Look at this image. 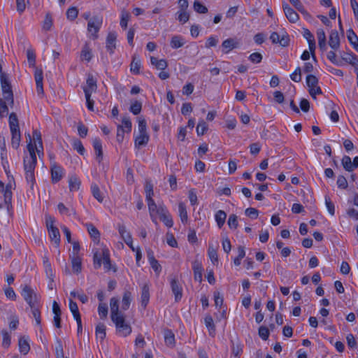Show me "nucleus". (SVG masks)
Returning a JSON list of instances; mask_svg holds the SVG:
<instances>
[{
	"label": "nucleus",
	"instance_id": "obj_59",
	"mask_svg": "<svg viewBox=\"0 0 358 358\" xmlns=\"http://www.w3.org/2000/svg\"><path fill=\"white\" fill-rule=\"evenodd\" d=\"M290 3L301 13L306 15L307 11L305 10L303 4L299 0H289Z\"/></svg>",
	"mask_w": 358,
	"mask_h": 358
},
{
	"label": "nucleus",
	"instance_id": "obj_14",
	"mask_svg": "<svg viewBox=\"0 0 358 358\" xmlns=\"http://www.w3.org/2000/svg\"><path fill=\"white\" fill-rule=\"evenodd\" d=\"M239 43L234 38H229L224 41L222 43V46L226 50L225 53H228L231 50L238 48Z\"/></svg>",
	"mask_w": 358,
	"mask_h": 358
},
{
	"label": "nucleus",
	"instance_id": "obj_2",
	"mask_svg": "<svg viewBox=\"0 0 358 358\" xmlns=\"http://www.w3.org/2000/svg\"><path fill=\"white\" fill-rule=\"evenodd\" d=\"M0 81L3 99L11 107H13L14 105L13 94L11 85L7 76L4 73H1L0 76Z\"/></svg>",
	"mask_w": 358,
	"mask_h": 358
},
{
	"label": "nucleus",
	"instance_id": "obj_17",
	"mask_svg": "<svg viewBox=\"0 0 358 358\" xmlns=\"http://www.w3.org/2000/svg\"><path fill=\"white\" fill-rule=\"evenodd\" d=\"M93 147L96 153V158L99 162L102 160L103 152H102V144L101 140L99 138H94L93 140Z\"/></svg>",
	"mask_w": 358,
	"mask_h": 358
},
{
	"label": "nucleus",
	"instance_id": "obj_49",
	"mask_svg": "<svg viewBox=\"0 0 358 358\" xmlns=\"http://www.w3.org/2000/svg\"><path fill=\"white\" fill-rule=\"evenodd\" d=\"M141 109H142V103L140 101H135L134 103H131L129 110L134 115H138L141 113Z\"/></svg>",
	"mask_w": 358,
	"mask_h": 358
},
{
	"label": "nucleus",
	"instance_id": "obj_28",
	"mask_svg": "<svg viewBox=\"0 0 358 358\" xmlns=\"http://www.w3.org/2000/svg\"><path fill=\"white\" fill-rule=\"evenodd\" d=\"M150 62L152 65L159 70H164L168 66L167 62L165 59H158L155 57H151Z\"/></svg>",
	"mask_w": 358,
	"mask_h": 358
},
{
	"label": "nucleus",
	"instance_id": "obj_19",
	"mask_svg": "<svg viewBox=\"0 0 358 358\" xmlns=\"http://www.w3.org/2000/svg\"><path fill=\"white\" fill-rule=\"evenodd\" d=\"M141 306L145 308L150 299V289L148 284H145L142 287L141 292Z\"/></svg>",
	"mask_w": 358,
	"mask_h": 358
},
{
	"label": "nucleus",
	"instance_id": "obj_41",
	"mask_svg": "<svg viewBox=\"0 0 358 358\" xmlns=\"http://www.w3.org/2000/svg\"><path fill=\"white\" fill-rule=\"evenodd\" d=\"M69 182L70 191H77L79 189L80 181L76 176H71Z\"/></svg>",
	"mask_w": 358,
	"mask_h": 358
},
{
	"label": "nucleus",
	"instance_id": "obj_5",
	"mask_svg": "<svg viewBox=\"0 0 358 358\" xmlns=\"http://www.w3.org/2000/svg\"><path fill=\"white\" fill-rule=\"evenodd\" d=\"M22 295L30 307L38 303V295L31 287L25 285L22 289Z\"/></svg>",
	"mask_w": 358,
	"mask_h": 358
},
{
	"label": "nucleus",
	"instance_id": "obj_45",
	"mask_svg": "<svg viewBox=\"0 0 358 358\" xmlns=\"http://www.w3.org/2000/svg\"><path fill=\"white\" fill-rule=\"evenodd\" d=\"M96 335L101 340H103L106 337V327L103 323H99L96 327Z\"/></svg>",
	"mask_w": 358,
	"mask_h": 358
},
{
	"label": "nucleus",
	"instance_id": "obj_24",
	"mask_svg": "<svg viewBox=\"0 0 358 358\" xmlns=\"http://www.w3.org/2000/svg\"><path fill=\"white\" fill-rule=\"evenodd\" d=\"M164 341L167 346L173 348L175 345V336L170 329H165L164 331Z\"/></svg>",
	"mask_w": 358,
	"mask_h": 358
},
{
	"label": "nucleus",
	"instance_id": "obj_7",
	"mask_svg": "<svg viewBox=\"0 0 358 358\" xmlns=\"http://www.w3.org/2000/svg\"><path fill=\"white\" fill-rule=\"evenodd\" d=\"M171 287L173 294L175 296V301L176 302L179 301L182 296V286L178 282V280L173 278L171 281Z\"/></svg>",
	"mask_w": 358,
	"mask_h": 358
},
{
	"label": "nucleus",
	"instance_id": "obj_43",
	"mask_svg": "<svg viewBox=\"0 0 358 358\" xmlns=\"http://www.w3.org/2000/svg\"><path fill=\"white\" fill-rule=\"evenodd\" d=\"M146 200L148 201V210L150 212V217L154 221L155 220L153 219V216L154 214L157 212L159 206H157L152 198L146 199Z\"/></svg>",
	"mask_w": 358,
	"mask_h": 358
},
{
	"label": "nucleus",
	"instance_id": "obj_61",
	"mask_svg": "<svg viewBox=\"0 0 358 358\" xmlns=\"http://www.w3.org/2000/svg\"><path fill=\"white\" fill-rule=\"evenodd\" d=\"M27 61H28L29 65L32 67L35 66V64H36L35 53L32 50H28L27 51Z\"/></svg>",
	"mask_w": 358,
	"mask_h": 358
},
{
	"label": "nucleus",
	"instance_id": "obj_34",
	"mask_svg": "<svg viewBox=\"0 0 358 358\" xmlns=\"http://www.w3.org/2000/svg\"><path fill=\"white\" fill-rule=\"evenodd\" d=\"M131 17L130 13L127 11L125 9L122 10L121 11V19H120V26L123 29H126L127 27V23Z\"/></svg>",
	"mask_w": 358,
	"mask_h": 358
},
{
	"label": "nucleus",
	"instance_id": "obj_20",
	"mask_svg": "<svg viewBox=\"0 0 358 358\" xmlns=\"http://www.w3.org/2000/svg\"><path fill=\"white\" fill-rule=\"evenodd\" d=\"M185 43V38L179 35L172 36L170 45L173 49H177L184 45Z\"/></svg>",
	"mask_w": 358,
	"mask_h": 358
},
{
	"label": "nucleus",
	"instance_id": "obj_3",
	"mask_svg": "<svg viewBox=\"0 0 358 358\" xmlns=\"http://www.w3.org/2000/svg\"><path fill=\"white\" fill-rule=\"evenodd\" d=\"M101 264H103V267L106 271H109L110 269L111 264L108 250H103L100 256H99L98 253H95L94 255V268H100Z\"/></svg>",
	"mask_w": 358,
	"mask_h": 358
},
{
	"label": "nucleus",
	"instance_id": "obj_51",
	"mask_svg": "<svg viewBox=\"0 0 358 358\" xmlns=\"http://www.w3.org/2000/svg\"><path fill=\"white\" fill-rule=\"evenodd\" d=\"M208 129V125L204 120H201L196 127L198 136L203 135Z\"/></svg>",
	"mask_w": 358,
	"mask_h": 358
},
{
	"label": "nucleus",
	"instance_id": "obj_29",
	"mask_svg": "<svg viewBox=\"0 0 358 358\" xmlns=\"http://www.w3.org/2000/svg\"><path fill=\"white\" fill-rule=\"evenodd\" d=\"M48 234L50 238L52 241H54L55 243L58 245L60 242V234L57 227H55L50 229H48Z\"/></svg>",
	"mask_w": 358,
	"mask_h": 358
},
{
	"label": "nucleus",
	"instance_id": "obj_18",
	"mask_svg": "<svg viewBox=\"0 0 358 358\" xmlns=\"http://www.w3.org/2000/svg\"><path fill=\"white\" fill-rule=\"evenodd\" d=\"M36 164V157H28L24 159V169L25 171H34Z\"/></svg>",
	"mask_w": 358,
	"mask_h": 358
},
{
	"label": "nucleus",
	"instance_id": "obj_52",
	"mask_svg": "<svg viewBox=\"0 0 358 358\" xmlns=\"http://www.w3.org/2000/svg\"><path fill=\"white\" fill-rule=\"evenodd\" d=\"M52 26V19L50 13H47L43 21V29L49 31Z\"/></svg>",
	"mask_w": 358,
	"mask_h": 358
},
{
	"label": "nucleus",
	"instance_id": "obj_11",
	"mask_svg": "<svg viewBox=\"0 0 358 358\" xmlns=\"http://www.w3.org/2000/svg\"><path fill=\"white\" fill-rule=\"evenodd\" d=\"M192 268L194 271V278L196 281L201 282L202 281V264L197 259L192 263Z\"/></svg>",
	"mask_w": 358,
	"mask_h": 358
},
{
	"label": "nucleus",
	"instance_id": "obj_58",
	"mask_svg": "<svg viewBox=\"0 0 358 358\" xmlns=\"http://www.w3.org/2000/svg\"><path fill=\"white\" fill-rule=\"evenodd\" d=\"M98 312L101 319H104L108 315V306L106 303H99Z\"/></svg>",
	"mask_w": 358,
	"mask_h": 358
},
{
	"label": "nucleus",
	"instance_id": "obj_46",
	"mask_svg": "<svg viewBox=\"0 0 358 358\" xmlns=\"http://www.w3.org/2000/svg\"><path fill=\"white\" fill-rule=\"evenodd\" d=\"M145 192L146 199L152 198V196L154 195L153 185L150 180H146L145 185Z\"/></svg>",
	"mask_w": 358,
	"mask_h": 358
},
{
	"label": "nucleus",
	"instance_id": "obj_6",
	"mask_svg": "<svg viewBox=\"0 0 358 358\" xmlns=\"http://www.w3.org/2000/svg\"><path fill=\"white\" fill-rule=\"evenodd\" d=\"M282 8L286 17L290 22L295 23L298 21L299 18L298 13L294 11L287 3H283Z\"/></svg>",
	"mask_w": 358,
	"mask_h": 358
},
{
	"label": "nucleus",
	"instance_id": "obj_25",
	"mask_svg": "<svg viewBox=\"0 0 358 358\" xmlns=\"http://www.w3.org/2000/svg\"><path fill=\"white\" fill-rule=\"evenodd\" d=\"M131 71L134 74H138L141 69V60L136 55H134L131 63Z\"/></svg>",
	"mask_w": 358,
	"mask_h": 358
},
{
	"label": "nucleus",
	"instance_id": "obj_42",
	"mask_svg": "<svg viewBox=\"0 0 358 358\" xmlns=\"http://www.w3.org/2000/svg\"><path fill=\"white\" fill-rule=\"evenodd\" d=\"M205 324L206 327L209 330V333L210 335L213 336L215 334V328L213 322V320L210 315L206 316L205 319Z\"/></svg>",
	"mask_w": 358,
	"mask_h": 358
},
{
	"label": "nucleus",
	"instance_id": "obj_60",
	"mask_svg": "<svg viewBox=\"0 0 358 358\" xmlns=\"http://www.w3.org/2000/svg\"><path fill=\"white\" fill-rule=\"evenodd\" d=\"M73 148L75 150H77V152L79 154H80L82 155H84V153H85V148L83 145V143H82V142L80 140H78V139L75 140L73 141Z\"/></svg>",
	"mask_w": 358,
	"mask_h": 358
},
{
	"label": "nucleus",
	"instance_id": "obj_57",
	"mask_svg": "<svg viewBox=\"0 0 358 358\" xmlns=\"http://www.w3.org/2000/svg\"><path fill=\"white\" fill-rule=\"evenodd\" d=\"M189 15L187 10H178V20L182 22L185 23L189 20Z\"/></svg>",
	"mask_w": 358,
	"mask_h": 358
},
{
	"label": "nucleus",
	"instance_id": "obj_15",
	"mask_svg": "<svg viewBox=\"0 0 358 358\" xmlns=\"http://www.w3.org/2000/svg\"><path fill=\"white\" fill-rule=\"evenodd\" d=\"M62 169L54 164L51 166V176L53 182H57L62 178Z\"/></svg>",
	"mask_w": 358,
	"mask_h": 358
},
{
	"label": "nucleus",
	"instance_id": "obj_4",
	"mask_svg": "<svg viewBox=\"0 0 358 358\" xmlns=\"http://www.w3.org/2000/svg\"><path fill=\"white\" fill-rule=\"evenodd\" d=\"M103 22L102 17L99 16H94L90 19L87 24V30L92 33L94 39L97 38V33L99 31Z\"/></svg>",
	"mask_w": 358,
	"mask_h": 358
},
{
	"label": "nucleus",
	"instance_id": "obj_48",
	"mask_svg": "<svg viewBox=\"0 0 358 358\" xmlns=\"http://www.w3.org/2000/svg\"><path fill=\"white\" fill-rule=\"evenodd\" d=\"M227 224L230 229H236L238 226V217L235 214L229 216Z\"/></svg>",
	"mask_w": 358,
	"mask_h": 358
},
{
	"label": "nucleus",
	"instance_id": "obj_27",
	"mask_svg": "<svg viewBox=\"0 0 358 358\" xmlns=\"http://www.w3.org/2000/svg\"><path fill=\"white\" fill-rule=\"evenodd\" d=\"M227 218V213L222 210H219L215 215V221L217 224V226L220 229L224 225L225 220Z\"/></svg>",
	"mask_w": 358,
	"mask_h": 358
},
{
	"label": "nucleus",
	"instance_id": "obj_54",
	"mask_svg": "<svg viewBox=\"0 0 358 358\" xmlns=\"http://www.w3.org/2000/svg\"><path fill=\"white\" fill-rule=\"evenodd\" d=\"M78 10L76 7H71L66 11V17L70 20H73L78 17Z\"/></svg>",
	"mask_w": 358,
	"mask_h": 358
},
{
	"label": "nucleus",
	"instance_id": "obj_63",
	"mask_svg": "<svg viewBox=\"0 0 358 358\" xmlns=\"http://www.w3.org/2000/svg\"><path fill=\"white\" fill-rule=\"evenodd\" d=\"M347 343L349 348L352 349H356L357 348V343L356 342L355 336L350 334L346 337Z\"/></svg>",
	"mask_w": 358,
	"mask_h": 358
},
{
	"label": "nucleus",
	"instance_id": "obj_37",
	"mask_svg": "<svg viewBox=\"0 0 358 358\" xmlns=\"http://www.w3.org/2000/svg\"><path fill=\"white\" fill-rule=\"evenodd\" d=\"M341 163L345 171L351 172L354 170L352 162L349 156H344L342 158Z\"/></svg>",
	"mask_w": 358,
	"mask_h": 358
},
{
	"label": "nucleus",
	"instance_id": "obj_40",
	"mask_svg": "<svg viewBox=\"0 0 358 358\" xmlns=\"http://www.w3.org/2000/svg\"><path fill=\"white\" fill-rule=\"evenodd\" d=\"M92 54L91 49L87 45H85L80 53L81 59L90 62L92 59Z\"/></svg>",
	"mask_w": 358,
	"mask_h": 358
},
{
	"label": "nucleus",
	"instance_id": "obj_35",
	"mask_svg": "<svg viewBox=\"0 0 358 358\" xmlns=\"http://www.w3.org/2000/svg\"><path fill=\"white\" fill-rule=\"evenodd\" d=\"M9 127L10 130L20 129L18 118L15 113H11L9 115Z\"/></svg>",
	"mask_w": 358,
	"mask_h": 358
},
{
	"label": "nucleus",
	"instance_id": "obj_38",
	"mask_svg": "<svg viewBox=\"0 0 358 358\" xmlns=\"http://www.w3.org/2000/svg\"><path fill=\"white\" fill-rule=\"evenodd\" d=\"M92 193L93 194V196L100 203H101L103 200V196L102 195V193L100 191L99 187L97 185L93 184L91 187Z\"/></svg>",
	"mask_w": 358,
	"mask_h": 358
},
{
	"label": "nucleus",
	"instance_id": "obj_36",
	"mask_svg": "<svg viewBox=\"0 0 358 358\" xmlns=\"http://www.w3.org/2000/svg\"><path fill=\"white\" fill-rule=\"evenodd\" d=\"M33 137L36 141V144H35L36 150L38 152L39 148L43 149V143H42L41 132L38 130H34Z\"/></svg>",
	"mask_w": 358,
	"mask_h": 358
},
{
	"label": "nucleus",
	"instance_id": "obj_55",
	"mask_svg": "<svg viewBox=\"0 0 358 358\" xmlns=\"http://www.w3.org/2000/svg\"><path fill=\"white\" fill-rule=\"evenodd\" d=\"M306 84L308 87H316L318 84V79L313 75H308L306 77Z\"/></svg>",
	"mask_w": 358,
	"mask_h": 358
},
{
	"label": "nucleus",
	"instance_id": "obj_16",
	"mask_svg": "<svg viewBox=\"0 0 358 358\" xmlns=\"http://www.w3.org/2000/svg\"><path fill=\"white\" fill-rule=\"evenodd\" d=\"M11 132V145L14 149H17L21 141V134L20 129L10 130Z\"/></svg>",
	"mask_w": 358,
	"mask_h": 358
},
{
	"label": "nucleus",
	"instance_id": "obj_30",
	"mask_svg": "<svg viewBox=\"0 0 358 358\" xmlns=\"http://www.w3.org/2000/svg\"><path fill=\"white\" fill-rule=\"evenodd\" d=\"M131 301V293L129 291L124 292L122 300V309L124 310L129 309Z\"/></svg>",
	"mask_w": 358,
	"mask_h": 358
},
{
	"label": "nucleus",
	"instance_id": "obj_62",
	"mask_svg": "<svg viewBox=\"0 0 358 358\" xmlns=\"http://www.w3.org/2000/svg\"><path fill=\"white\" fill-rule=\"evenodd\" d=\"M269 334V330L266 327L262 326L259 328V335L264 341L268 338Z\"/></svg>",
	"mask_w": 358,
	"mask_h": 358
},
{
	"label": "nucleus",
	"instance_id": "obj_22",
	"mask_svg": "<svg viewBox=\"0 0 358 358\" xmlns=\"http://www.w3.org/2000/svg\"><path fill=\"white\" fill-rule=\"evenodd\" d=\"M342 59L346 62L352 65L356 71H358V59L356 55L349 53H345L342 56Z\"/></svg>",
	"mask_w": 358,
	"mask_h": 358
},
{
	"label": "nucleus",
	"instance_id": "obj_26",
	"mask_svg": "<svg viewBox=\"0 0 358 358\" xmlns=\"http://www.w3.org/2000/svg\"><path fill=\"white\" fill-rule=\"evenodd\" d=\"M72 268L75 273H79L82 270L81 258L78 256H71Z\"/></svg>",
	"mask_w": 358,
	"mask_h": 358
},
{
	"label": "nucleus",
	"instance_id": "obj_32",
	"mask_svg": "<svg viewBox=\"0 0 358 358\" xmlns=\"http://www.w3.org/2000/svg\"><path fill=\"white\" fill-rule=\"evenodd\" d=\"M57 209L59 212L62 215H76V212L73 208L69 209V208L66 207L65 205L63 203H59L57 205Z\"/></svg>",
	"mask_w": 358,
	"mask_h": 358
},
{
	"label": "nucleus",
	"instance_id": "obj_1",
	"mask_svg": "<svg viewBox=\"0 0 358 358\" xmlns=\"http://www.w3.org/2000/svg\"><path fill=\"white\" fill-rule=\"evenodd\" d=\"M110 317L115 323L117 332L122 336H127L131 332V326L126 322L125 315L119 310V300L113 297L110 301Z\"/></svg>",
	"mask_w": 358,
	"mask_h": 358
},
{
	"label": "nucleus",
	"instance_id": "obj_33",
	"mask_svg": "<svg viewBox=\"0 0 358 358\" xmlns=\"http://www.w3.org/2000/svg\"><path fill=\"white\" fill-rule=\"evenodd\" d=\"M179 215L182 223H186L188 220L187 212L186 206L184 203L180 202L178 205Z\"/></svg>",
	"mask_w": 358,
	"mask_h": 358
},
{
	"label": "nucleus",
	"instance_id": "obj_8",
	"mask_svg": "<svg viewBox=\"0 0 358 358\" xmlns=\"http://www.w3.org/2000/svg\"><path fill=\"white\" fill-rule=\"evenodd\" d=\"M3 199L4 203L6 206L7 210L8 213L10 212L13 206H12V192H11V185L8 184L6 187L3 188Z\"/></svg>",
	"mask_w": 358,
	"mask_h": 358
},
{
	"label": "nucleus",
	"instance_id": "obj_9",
	"mask_svg": "<svg viewBox=\"0 0 358 358\" xmlns=\"http://www.w3.org/2000/svg\"><path fill=\"white\" fill-rule=\"evenodd\" d=\"M34 78L36 85L37 93L39 95L43 94V71L41 69L36 68L35 70Z\"/></svg>",
	"mask_w": 358,
	"mask_h": 358
},
{
	"label": "nucleus",
	"instance_id": "obj_50",
	"mask_svg": "<svg viewBox=\"0 0 358 358\" xmlns=\"http://www.w3.org/2000/svg\"><path fill=\"white\" fill-rule=\"evenodd\" d=\"M1 334L3 336L2 346L7 348L10 345V336L6 329L1 331Z\"/></svg>",
	"mask_w": 358,
	"mask_h": 358
},
{
	"label": "nucleus",
	"instance_id": "obj_10",
	"mask_svg": "<svg viewBox=\"0 0 358 358\" xmlns=\"http://www.w3.org/2000/svg\"><path fill=\"white\" fill-rule=\"evenodd\" d=\"M329 45L334 50H336L340 47V38L338 33L336 30H332L329 35Z\"/></svg>",
	"mask_w": 358,
	"mask_h": 358
},
{
	"label": "nucleus",
	"instance_id": "obj_56",
	"mask_svg": "<svg viewBox=\"0 0 358 358\" xmlns=\"http://www.w3.org/2000/svg\"><path fill=\"white\" fill-rule=\"evenodd\" d=\"M208 253L210 259H211L213 264L218 262V256L217 251L213 246H209Z\"/></svg>",
	"mask_w": 358,
	"mask_h": 358
},
{
	"label": "nucleus",
	"instance_id": "obj_31",
	"mask_svg": "<svg viewBox=\"0 0 358 358\" xmlns=\"http://www.w3.org/2000/svg\"><path fill=\"white\" fill-rule=\"evenodd\" d=\"M87 231L90 236L95 241H99L100 238V233L99 230L91 223L86 224Z\"/></svg>",
	"mask_w": 358,
	"mask_h": 358
},
{
	"label": "nucleus",
	"instance_id": "obj_12",
	"mask_svg": "<svg viewBox=\"0 0 358 358\" xmlns=\"http://www.w3.org/2000/svg\"><path fill=\"white\" fill-rule=\"evenodd\" d=\"M117 35L115 32H110L106 38V48L110 54H113L116 48Z\"/></svg>",
	"mask_w": 358,
	"mask_h": 358
},
{
	"label": "nucleus",
	"instance_id": "obj_21",
	"mask_svg": "<svg viewBox=\"0 0 358 358\" xmlns=\"http://www.w3.org/2000/svg\"><path fill=\"white\" fill-rule=\"evenodd\" d=\"M149 135L148 134H139L135 138V146L138 148L142 146H145L149 141Z\"/></svg>",
	"mask_w": 358,
	"mask_h": 358
},
{
	"label": "nucleus",
	"instance_id": "obj_44",
	"mask_svg": "<svg viewBox=\"0 0 358 358\" xmlns=\"http://www.w3.org/2000/svg\"><path fill=\"white\" fill-rule=\"evenodd\" d=\"M31 309V313L33 314V316L36 322V324L38 325L41 324V313L39 310V305L38 303L30 307Z\"/></svg>",
	"mask_w": 358,
	"mask_h": 358
},
{
	"label": "nucleus",
	"instance_id": "obj_39",
	"mask_svg": "<svg viewBox=\"0 0 358 358\" xmlns=\"http://www.w3.org/2000/svg\"><path fill=\"white\" fill-rule=\"evenodd\" d=\"M69 308L75 320L81 318L77 303L71 299L69 300Z\"/></svg>",
	"mask_w": 358,
	"mask_h": 358
},
{
	"label": "nucleus",
	"instance_id": "obj_47",
	"mask_svg": "<svg viewBox=\"0 0 358 358\" xmlns=\"http://www.w3.org/2000/svg\"><path fill=\"white\" fill-rule=\"evenodd\" d=\"M194 10L198 13H206L208 12V8L206 6L203 5L200 1H195L193 5Z\"/></svg>",
	"mask_w": 358,
	"mask_h": 358
},
{
	"label": "nucleus",
	"instance_id": "obj_53",
	"mask_svg": "<svg viewBox=\"0 0 358 358\" xmlns=\"http://www.w3.org/2000/svg\"><path fill=\"white\" fill-rule=\"evenodd\" d=\"M347 36H348V39L349 40L350 43L352 45H353L354 46L358 43V37L355 34V33L353 31L352 29H349L348 31Z\"/></svg>",
	"mask_w": 358,
	"mask_h": 358
},
{
	"label": "nucleus",
	"instance_id": "obj_13",
	"mask_svg": "<svg viewBox=\"0 0 358 358\" xmlns=\"http://www.w3.org/2000/svg\"><path fill=\"white\" fill-rule=\"evenodd\" d=\"M86 83L87 86L83 88L85 94H86V92H88L89 94H92V92H96L97 88L96 80L92 75H88Z\"/></svg>",
	"mask_w": 358,
	"mask_h": 358
},
{
	"label": "nucleus",
	"instance_id": "obj_64",
	"mask_svg": "<svg viewBox=\"0 0 358 358\" xmlns=\"http://www.w3.org/2000/svg\"><path fill=\"white\" fill-rule=\"evenodd\" d=\"M245 214L252 219H257L259 215V211L255 208H248L245 210Z\"/></svg>",
	"mask_w": 358,
	"mask_h": 358
},
{
	"label": "nucleus",
	"instance_id": "obj_23",
	"mask_svg": "<svg viewBox=\"0 0 358 358\" xmlns=\"http://www.w3.org/2000/svg\"><path fill=\"white\" fill-rule=\"evenodd\" d=\"M18 345L21 353L23 355H27L29 352L30 346L28 343V339L25 336L20 338Z\"/></svg>",
	"mask_w": 358,
	"mask_h": 358
}]
</instances>
